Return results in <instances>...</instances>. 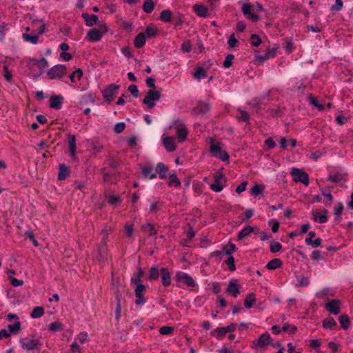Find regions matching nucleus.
<instances>
[{"instance_id":"obj_1","label":"nucleus","mask_w":353,"mask_h":353,"mask_svg":"<svg viewBox=\"0 0 353 353\" xmlns=\"http://www.w3.org/2000/svg\"><path fill=\"white\" fill-rule=\"evenodd\" d=\"M108 234L105 233V236L102 239L98 247L97 259L101 263H105L106 261H108L109 256V250L106 242Z\"/></svg>"},{"instance_id":"obj_2","label":"nucleus","mask_w":353,"mask_h":353,"mask_svg":"<svg viewBox=\"0 0 353 353\" xmlns=\"http://www.w3.org/2000/svg\"><path fill=\"white\" fill-rule=\"evenodd\" d=\"M161 98L159 90H150L143 100V104L147 105L149 110L155 106V101H159Z\"/></svg>"},{"instance_id":"obj_3","label":"nucleus","mask_w":353,"mask_h":353,"mask_svg":"<svg viewBox=\"0 0 353 353\" xmlns=\"http://www.w3.org/2000/svg\"><path fill=\"white\" fill-rule=\"evenodd\" d=\"M120 85L110 83L103 91L102 94L105 101L110 103L114 100L115 95L118 93Z\"/></svg>"},{"instance_id":"obj_4","label":"nucleus","mask_w":353,"mask_h":353,"mask_svg":"<svg viewBox=\"0 0 353 353\" xmlns=\"http://www.w3.org/2000/svg\"><path fill=\"white\" fill-rule=\"evenodd\" d=\"M290 174L295 182H301L307 186L310 183L309 174L302 169L292 168Z\"/></svg>"},{"instance_id":"obj_5","label":"nucleus","mask_w":353,"mask_h":353,"mask_svg":"<svg viewBox=\"0 0 353 353\" xmlns=\"http://www.w3.org/2000/svg\"><path fill=\"white\" fill-rule=\"evenodd\" d=\"M66 73V67L62 64H57L48 70L47 75L50 79H56L62 78Z\"/></svg>"},{"instance_id":"obj_6","label":"nucleus","mask_w":353,"mask_h":353,"mask_svg":"<svg viewBox=\"0 0 353 353\" xmlns=\"http://www.w3.org/2000/svg\"><path fill=\"white\" fill-rule=\"evenodd\" d=\"M254 5L251 3H245L242 5L241 12L247 19L252 22H257L261 19L259 15L253 13Z\"/></svg>"},{"instance_id":"obj_7","label":"nucleus","mask_w":353,"mask_h":353,"mask_svg":"<svg viewBox=\"0 0 353 353\" xmlns=\"http://www.w3.org/2000/svg\"><path fill=\"white\" fill-rule=\"evenodd\" d=\"M21 347L27 352L33 351V350H41L42 347V343L40 342L39 339H30L28 342H23V339H21L19 340Z\"/></svg>"},{"instance_id":"obj_8","label":"nucleus","mask_w":353,"mask_h":353,"mask_svg":"<svg viewBox=\"0 0 353 353\" xmlns=\"http://www.w3.org/2000/svg\"><path fill=\"white\" fill-rule=\"evenodd\" d=\"M146 292V286L145 285H139L134 288V294L136 299L134 303L137 305H143L147 302V299L144 296Z\"/></svg>"},{"instance_id":"obj_9","label":"nucleus","mask_w":353,"mask_h":353,"mask_svg":"<svg viewBox=\"0 0 353 353\" xmlns=\"http://www.w3.org/2000/svg\"><path fill=\"white\" fill-rule=\"evenodd\" d=\"M327 303L325 305V308L330 314L336 315L341 312V301L339 299H326Z\"/></svg>"},{"instance_id":"obj_10","label":"nucleus","mask_w":353,"mask_h":353,"mask_svg":"<svg viewBox=\"0 0 353 353\" xmlns=\"http://www.w3.org/2000/svg\"><path fill=\"white\" fill-rule=\"evenodd\" d=\"M174 279L177 282H182L188 287L193 288L196 285L194 279L189 274L181 271L176 272Z\"/></svg>"},{"instance_id":"obj_11","label":"nucleus","mask_w":353,"mask_h":353,"mask_svg":"<svg viewBox=\"0 0 353 353\" xmlns=\"http://www.w3.org/2000/svg\"><path fill=\"white\" fill-rule=\"evenodd\" d=\"M241 285L237 279H231L229 281L225 292L236 298L240 294Z\"/></svg>"},{"instance_id":"obj_12","label":"nucleus","mask_w":353,"mask_h":353,"mask_svg":"<svg viewBox=\"0 0 353 353\" xmlns=\"http://www.w3.org/2000/svg\"><path fill=\"white\" fill-rule=\"evenodd\" d=\"M272 339L268 332H265L261 334L257 340L253 341L252 343L254 347H263L270 344Z\"/></svg>"},{"instance_id":"obj_13","label":"nucleus","mask_w":353,"mask_h":353,"mask_svg":"<svg viewBox=\"0 0 353 353\" xmlns=\"http://www.w3.org/2000/svg\"><path fill=\"white\" fill-rule=\"evenodd\" d=\"M64 97L62 95H52L49 99V106L54 110H61Z\"/></svg>"},{"instance_id":"obj_14","label":"nucleus","mask_w":353,"mask_h":353,"mask_svg":"<svg viewBox=\"0 0 353 353\" xmlns=\"http://www.w3.org/2000/svg\"><path fill=\"white\" fill-rule=\"evenodd\" d=\"M102 32L97 28L90 29L85 37V39L90 42H97L102 39Z\"/></svg>"},{"instance_id":"obj_15","label":"nucleus","mask_w":353,"mask_h":353,"mask_svg":"<svg viewBox=\"0 0 353 353\" xmlns=\"http://www.w3.org/2000/svg\"><path fill=\"white\" fill-rule=\"evenodd\" d=\"M210 150L209 152H210L211 155L212 157H216L219 153L222 152L221 148V142H216L215 140L212 138H210Z\"/></svg>"},{"instance_id":"obj_16","label":"nucleus","mask_w":353,"mask_h":353,"mask_svg":"<svg viewBox=\"0 0 353 353\" xmlns=\"http://www.w3.org/2000/svg\"><path fill=\"white\" fill-rule=\"evenodd\" d=\"M160 277L163 286L168 287L171 284V274L167 268H161Z\"/></svg>"},{"instance_id":"obj_17","label":"nucleus","mask_w":353,"mask_h":353,"mask_svg":"<svg viewBox=\"0 0 353 353\" xmlns=\"http://www.w3.org/2000/svg\"><path fill=\"white\" fill-rule=\"evenodd\" d=\"M115 298L117 301L116 308L114 311L115 319L117 320V323H119L121 316V294L119 290H117V291L115 292Z\"/></svg>"},{"instance_id":"obj_18","label":"nucleus","mask_w":353,"mask_h":353,"mask_svg":"<svg viewBox=\"0 0 353 353\" xmlns=\"http://www.w3.org/2000/svg\"><path fill=\"white\" fill-rule=\"evenodd\" d=\"M160 272L161 269H159L158 265H154L152 266L149 270L148 275L147 276L148 281L150 282L157 281L160 277Z\"/></svg>"},{"instance_id":"obj_19","label":"nucleus","mask_w":353,"mask_h":353,"mask_svg":"<svg viewBox=\"0 0 353 353\" xmlns=\"http://www.w3.org/2000/svg\"><path fill=\"white\" fill-rule=\"evenodd\" d=\"M70 167L66 165L65 163H60L59 165L58 180H65L70 176Z\"/></svg>"},{"instance_id":"obj_20","label":"nucleus","mask_w":353,"mask_h":353,"mask_svg":"<svg viewBox=\"0 0 353 353\" xmlns=\"http://www.w3.org/2000/svg\"><path fill=\"white\" fill-rule=\"evenodd\" d=\"M163 144L168 152H174L176 149L175 139L173 137H165L163 138Z\"/></svg>"},{"instance_id":"obj_21","label":"nucleus","mask_w":353,"mask_h":353,"mask_svg":"<svg viewBox=\"0 0 353 353\" xmlns=\"http://www.w3.org/2000/svg\"><path fill=\"white\" fill-rule=\"evenodd\" d=\"M81 17L85 20V25L88 27L97 24L99 21V17L96 14L89 15L88 13H82Z\"/></svg>"},{"instance_id":"obj_22","label":"nucleus","mask_w":353,"mask_h":353,"mask_svg":"<svg viewBox=\"0 0 353 353\" xmlns=\"http://www.w3.org/2000/svg\"><path fill=\"white\" fill-rule=\"evenodd\" d=\"M176 132L179 142H183L187 139L188 131L184 124L177 126Z\"/></svg>"},{"instance_id":"obj_23","label":"nucleus","mask_w":353,"mask_h":353,"mask_svg":"<svg viewBox=\"0 0 353 353\" xmlns=\"http://www.w3.org/2000/svg\"><path fill=\"white\" fill-rule=\"evenodd\" d=\"M192 9L198 17H206L208 16V9L204 5L196 3L193 6Z\"/></svg>"},{"instance_id":"obj_24","label":"nucleus","mask_w":353,"mask_h":353,"mask_svg":"<svg viewBox=\"0 0 353 353\" xmlns=\"http://www.w3.org/2000/svg\"><path fill=\"white\" fill-rule=\"evenodd\" d=\"M141 171L144 177L147 179H153L157 177V174L154 172V168L152 165L143 167Z\"/></svg>"},{"instance_id":"obj_25","label":"nucleus","mask_w":353,"mask_h":353,"mask_svg":"<svg viewBox=\"0 0 353 353\" xmlns=\"http://www.w3.org/2000/svg\"><path fill=\"white\" fill-rule=\"evenodd\" d=\"M168 170V167L166 166L163 163L159 162L157 164L155 168L156 174L158 173L161 179H165L167 178L166 172Z\"/></svg>"},{"instance_id":"obj_26","label":"nucleus","mask_w":353,"mask_h":353,"mask_svg":"<svg viewBox=\"0 0 353 353\" xmlns=\"http://www.w3.org/2000/svg\"><path fill=\"white\" fill-rule=\"evenodd\" d=\"M146 42V36L144 32H139L134 39V45L137 48H143Z\"/></svg>"},{"instance_id":"obj_27","label":"nucleus","mask_w":353,"mask_h":353,"mask_svg":"<svg viewBox=\"0 0 353 353\" xmlns=\"http://www.w3.org/2000/svg\"><path fill=\"white\" fill-rule=\"evenodd\" d=\"M101 174L103 176L105 182H110L112 179L117 180V177L120 175L119 172L117 174L115 172H106L105 168L101 169Z\"/></svg>"},{"instance_id":"obj_28","label":"nucleus","mask_w":353,"mask_h":353,"mask_svg":"<svg viewBox=\"0 0 353 353\" xmlns=\"http://www.w3.org/2000/svg\"><path fill=\"white\" fill-rule=\"evenodd\" d=\"M76 141H77V139H76L75 135H74V134L68 135V148H69V152L70 153V155L72 157H74L75 154H76V149H77Z\"/></svg>"},{"instance_id":"obj_29","label":"nucleus","mask_w":353,"mask_h":353,"mask_svg":"<svg viewBox=\"0 0 353 353\" xmlns=\"http://www.w3.org/2000/svg\"><path fill=\"white\" fill-rule=\"evenodd\" d=\"M174 14L170 10H163L160 13L159 19L164 23H170L173 19Z\"/></svg>"},{"instance_id":"obj_30","label":"nucleus","mask_w":353,"mask_h":353,"mask_svg":"<svg viewBox=\"0 0 353 353\" xmlns=\"http://www.w3.org/2000/svg\"><path fill=\"white\" fill-rule=\"evenodd\" d=\"M256 302V294L254 292L248 293L244 300V305L246 308H252Z\"/></svg>"},{"instance_id":"obj_31","label":"nucleus","mask_w":353,"mask_h":353,"mask_svg":"<svg viewBox=\"0 0 353 353\" xmlns=\"http://www.w3.org/2000/svg\"><path fill=\"white\" fill-rule=\"evenodd\" d=\"M323 327L325 329H330L332 330L337 327V323L332 317L328 316L323 320Z\"/></svg>"},{"instance_id":"obj_32","label":"nucleus","mask_w":353,"mask_h":353,"mask_svg":"<svg viewBox=\"0 0 353 353\" xmlns=\"http://www.w3.org/2000/svg\"><path fill=\"white\" fill-rule=\"evenodd\" d=\"M226 334L227 332L223 327H219L210 332V334L212 336L216 337L218 340H222L224 339Z\"/></svg>"},{"instance_id":"obj_33","label":"nucleus","mask_w":353,"mask_h":353,"mask_svg":"<svg viewBox=\"0 0 353 353\" xmlns=\"http://www.w3.org/2000/svg\"><path fill=\"white\" fill-rule=\"evenodd\" d=\"M143 274H144L143 270L141 267H139L137 268V274L134 276V277H132L131 279V283L134 284L136 286L139 285H143L142 283V279H141L142 277L143 276Z\"/></svg>"},{"instance_id":"obj_34","label":"nucleus","mask_w":353,"mask_h":353,"mask_svg":"<svg viewBox=\"0 0 353 353\" xmlns=\"http://www.w3.org/2000/svg\"><path fill=\"white\" fill-rule=\"evenodd\" d=\"M254 228L251 225H247L243 228L238 234V240L241 241L245 239L250 234L254 232Z\"/></svg>"},{"instance_id":"obj_35","label":"nucleus","mask_w":353,"mask_h":353,"mask_svg":"<svg viewBox=\"0 0 353 353\" xmlns=\"http://www.w3.org/2000/svg\"><path fill=\"white\" fill-rule=\"evenodd\" d=\"M322 212H323V214H321L320 216H317V214H315L314 212L312 213V214H313L312 219L315 222H319L320 223H325L327 221V214L329 212V211L327 209H323L322 210Z\"/></svg>"},{"instance_id":"obj_36","label":"nucleus","mask_w":353,"mask_h":353,"mask_svg":"<svg viewBox=\"0 0 353 353\" xmlns=\"http://www.w3.org/2000/svg\"><path fill=\"white\" fill-rule=\"evenodd\" d=\"M283 262L280 259H274L267 263L266 268L269 270H274L281 268Z\"/></svg>"},{"instance_id":"obj_37","label":"nucleus","mask_w":353,"mask_h":353,"mask_svg":"<svg viewBox=\"0 0 353 353\" xmlns=\"http://www.w3.org/2000/svg\"><path fill=\"white\" fill-rule=\"evenodd\" d=\"M170 181L168 183L169 187H175L179 188L181 187V183L180 179L177 177V175L175 173H172L169 175Z\"/></svg>"},{"instance_id":"obj_38","label":"nucleus","mask_w":353,"mask_h":353,"mask_svg":"<svg viewBox=\"0 0 353 353\" xmlns=\"http://www.w3.org/2000/svg\"><path fill=\"white\" fill-rule=\"evenodd\" d=\"M207 77V71L206 70L202 67L199 66L196 68V71L193 74V77L196 79H197L199 81L202 78H205Z\"/></svg>"},{"instance_id":"obj_39","label":"nucleus","mask_w":353,"mask_h":353,"mask_svg":"<svg viewBox=\"0 0 353 353\" xmlns=\"http://www.w3.org/2000/svg\"><path fill=\"white\" fill-rule=\"evenodd\" d=\"M285 108H278L276 109L269 108L268 112L274 118L282 117L285 114Z\"/></svg>"},{"instance_id":"obj_40","label":"nucleus","mask_w":353,"mask_h":353,"mask_svg":"<svg viewBox=\"0 0 353 353\" xmlns=\"http://www.w3.org/2000/svg\"><path fill=\"white\" fill-rule=\"evenodd\" d=\"M339 321L341 324V327L343 330H347L349 328L350 325V320L347 314H341L339 318Z\"/></svg>"},{"instance_id":"obj_41","label":"nucleus","mask_w":353,"mask_h":353,"mask_svg":"<svg viewBox=\"0 0 353 353\" xmlns=\"http://www.w3.org/2000/svg\"><path fill=\"white\" fill-rule=\"evenodd\" d=\"M154 8L155 4L152 0H145L142 6L143 11L147 14L151 13L154 10Z\"/></svg>"},{"instance_id":"obj_42","label":"nucleus","mask_w":353,"mask_h":353,"mask_svg":"<svg viewBox=\"0 0 353 353\" xmlns=\"http://www.w3.org/2000/svg\"><path fill=\"white\" fill-rule=\"evenodd\" d=\"M44 308L41 306H36L33 308L30 313V317L37 319L41 317L44 314Z\"/></svg>"},{"instance_id":"obj_43","label":"nucleus","mask_w":353,"mask_h":353,"mask_svg":"<svg viewBox=\"0 0 353 353\" xmlns=\"http://www.w3.org/2000/svg\"><path fill=\"white\" fill-rule=\"evenodd\" d=\"M10 334H17L21 330V322L17 321L14 324H9L8 325Z\"/></svg>"},{"instance_id":"obj_44","label":"nucleus","mask_w":353,"mask_h":353,"mask_svg":"<svg viewBox=\"0 0 353 353\" xmlns=\"http://www.w3.org/2000/svg\"><path fill=\"white\" fill-rule=\"evenodd\" d=\"M145 34L148 38L155 37L158 34V30L154 26L150 24L146 27Z\"/></svg>"},{"instance_id":"obj_45","label":"nucleus","mask_w":353,"mask_h":353,"mask_svg":"<svg viewBox=\"0 0 353 353\" xmlns=\"http://www.w3.org/2000/svg\"><path fill=\"white\" fill-rule=\"evenodd\" d=\"M22 37L25 41L30 42L32 44H37L39 39L37 34H30L28 33H23Z\"/></svg>"},{"instance_id":"obj_46","label":"nucleus","mask_w":353,"mask_h":353,"mask_svg":"<svg viewBox=\"0 0 353 353\" xmlns=\"http://www.w3.org/2000/svg\"><path fill=\"white\" fill-rule=\"evenodd\" d=\"M185 15L181 12H176L174 14L173 19H176V22L174 23V28H176L178 26H181L184 23Z\"/></svg>"},{"instance_id":"obj_47","label":"nucleus","mask_w":353,"mask_h":353,"mask_svg":"<svg viewBox=\"0 0 353 353\" xmlns=\"http://www.w3.org/2000/svg\"><path fill=\"white\" fill-rule=\"evenodd\" d=\"M48 330L52 332L62 331L63 325L59 321H54L49 325Z\"/></svg>"},{"instance_id":"obj_48","label":"nucleus","mask_w":353,"mask_h":353,"mask_svg":"<svg viewBox=\"0 0 353 353\" xmlns=\"http://www.w3.org/2000/svg\"><path fill=\"white\" fill-rule=\"evenodd\" d=\"M88 102L94 103L95 102V96L92 92H89L85 95H83L81 98L80 103H88Z\"/></svg>"},{"instance_id":"obj_49","label":"nucleus","mask_w":353,"mask_h":353,"mask_svg":"<svg viewBox=\"0 0 353 353\" xmlns=\"http://www.w3.org/2000/svg\"><path fill=\"white\" fill-rule=\"evenodd\" d=\"M141 228L142 230L148 231L150 232L149 236H154L157 233L154 225L152 223H148L145 225H143Z\"/></svg>"},{"instance_id":"obj_50","label":"nucleus","mask_w":353,"mask_h":353,"mask_svg":"<svg viewBox=\"0 0 353 353\" xmlns=\"http://www.w3.org/2000/svg\"><path fill=\"white\" fill-rule=\"evenodd\" d=\"M229 247L230 248H228V246L225 245H222L223 252L225 254L228 256H232V254L237 249L236 246L235 245V244L230 242Z\"/></svg>"},{"instance_id":"obj_51","label":"nucleus","mask_w":353,"mask_h":353,"mask_svg":"<svg viewBox=\"0 0 353 353\" xmlns=\"http://www.w3.org/2000/svg\"><path fill=\"white\" fill-rule=\"evenodd\" d=\"M282 249V245L274 240L271 241L270 243V250L272 253H276Z\"/></svg>"},{"instance_id":"obj_52","label":"nucleus","mask_w":353,"mask_h":353,"mask_svg":"<svg viewBox=\"0 0 353 353\" xmlns=\"http://www.w3.org/2000/svg\"><path fill=\"white\" fill-rule=\"evenodd\" d=\"M296 278L298 282L296 283V287H306L310 284L308 277L298 276Z\"/></svg>"},{"instance_id":"obj_53","label":"nucleus","mask_w":353,"mask_h":353,"mask_svg":"<svg viewBox=\"0 0 353 353\" xmlns=\"http://www.w3.org/2000/svg\"><path fill=\"white\" fill-rule=\"evenodd\" d=\"M122 202V199L119 196L110 195L108 198V203L111 205L117 206Z\"/></svg>"},{"instance_id":"obj_54","label":"nucleus","mask_w":353,"mask_h":353,"mask_svg":"<svg viewBox=\"0 0 353 353\" xmlns=\"http://www.w3.org/2000/svg\"><path fill=\"white\" fill-rule=\"evenodd\" d=\"M264 190V186L259 184H255L250 190L251 194L254 196H257L262 194Z\"/></svg>"},{"instance_id":"obj_55","label":"nucleus","mask_w":353,"mask_h":353,"mask_svg":"<svg viewBox=\"0 0 353 353\" xmlns=\"http://www.w3.org/2000/svg\"><path fill=\"white\" fill-rule=\"evenodd\" d=\"M250 40L252 47H258L262 43V40L256 34H252Z\"/></svg>"},{"instance_id":"obj_56","label":"nucleus","mask_w":353,"mask_h":353,"mask_svg":"<svg viewBox=\"0 0 353 353\" xmlns=\"http://www.w3.org/2000/svg\"><path fill=\"white\" fill-rule=\"evenodd\" d=\"M282 331L288 332L290 335H294L297 331V327L294 325L285 323L282 327Z\"/></svg>"},{"instance_id":"obj_57","label":"nucleus","mask_w":353,"mask_h":353,"mask_svg":"<svg viewBox=\"0 0 353 353\" xmlns=\"http://www.w3.org/2000/svg\"><path fill=\"white\" fill-rule=\"evenodd\" d=\"M210 108L208 104L205 103L203 102L199 103L196 107L195 108L194 110L196 111L197 113H206L209 110Z\"/></svg>"},{"instance_id":"obj_58","label":"nucleus","mask_w":353,"mask_h":353,"mask_svg":"<svg viewBox=\"0 0 353 353\" xmlns=\"http://www.w3.org/2000/svg\"><path fill=\"white\" fill-rule=\"evenodd\" d=\"M48 65V61L45 57H42L40 60H39V63L37 64L39 68V75H41L43 73Z\"/></svg>"},{"instance_id":"obj_59","label":"nucleus","mask_w":353,"mask_h":353,"mask_svg":"<svg viewBox=\"0 0 353 353\" xmlns=\"http://www.w3.org/2000/svg\"><path fill=\"white\" fill-rule=\"evenodd\" d=\"M234 59V56L232 54H228L225 58V60L223 63V66L225 68H230L232 64H233V60Z\"/></svg>"},{"instance_id":"obj_60","label":"nucleus","mask_w":353,"mask_h":353,"mask_svg":"<svg viewBox=\"0 0 353 353\" xmlns=\"http://www.w3.org/2000/svg\"><path fill=\"white\" fill-rule=\"evenodd\" d=\"M343 179V175L339 173V172H336L335 174H330L329 175V178H328V180L330 181L332 183H339L342 181Z\"/></svg>"},{"instance_id":"obj_61","label":"nucleus","mask_w":353,"mask_h":353,"mask_svg":"<svg viewBox=\"0 0 353 353\" xmlns=\"http://www.w3.org/2000/svg\"><path fill=\"white\" fill-rule=\"evenodd\" d=\"M107 163L109 167L113 169L114 172H115L119 166V162L113 157L109 158V159L107 161Z\"/></svg>"},{"instance_id":"obj_62","label":"nucleus","mask_w":353,"mask_h":353,"mask_svg":"<svg viewBox=\"0 0 353 353\" xmlns=\"http://www.w3.org/2000/svg\"><path fill=\"white\" fill-rule=\"evenodd\" d=\"M210 188L215 192H220L223 189V185L221 183L220 181H214V182L210 185Z\"/></svg>"},{"instance_id":"obj_63","label":"nucleus","mask_w":353,"mask_h":353,"mask_svg":"<svg viewBox=\"0 0 353 353\" xmlns=\"http://www.w3.org/2000/svg\"><path fill=\"white\" fill-rule=\"evenodd\" d=\"M225 263L228 265V269L231 272L236 270L235 260L233 256H228V259L225 261Z\"/></svg>"},{"instance_id":"obj_64","label":"nucleus","mask_w":353,"mask_h":353,"mask_svg":"<svg viewBox=\"0 0 353 353\" xmlns=\"http://www.w3.org/2000/svg\"><path fill=\"white\" fill-rule=\"evenodd\" d=\"M343 210V204L341 202H339L334 207V214L336 216H339L342 214Z\"/></svg>"}]
</instances>
